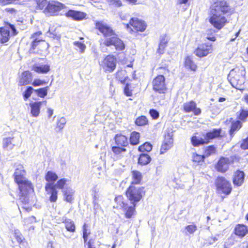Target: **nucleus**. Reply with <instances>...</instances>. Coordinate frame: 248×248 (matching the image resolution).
<instances>
[{"instance_id":"nucleus-47","label":"nucleus","mask_w":248,"mask_h":248,"mask_svg":"<svg viewBox=\"0 0 248 248\" xmlns=\"http://www.w3.org/2000/svg\"><path fill=\"white\" fill-rule=\"evenodd\" d=\"M185 229L189 234H193L197 230V227L194 224L189 225L185 227Z\"/></svg>"},{"instance_id":"nucleus-30","label":"nucleus","mask_w":248,"mask_h":248,"mask_svg":"<svg viewBox=\"0 0 248 248\" xmlns=\"http://www.w3.org/2000/svg\"><path fill=\"white\" fill-rule=\"evenodd\" d=\"M58 178L57 175L52 171H48L46 174L45 179L47 183H50L54 184V182Z\"/></svg>"},{"instance_id":"nucleus-56","label":"nucleus","mask_w":248,"mask_h":248,"mask_svg":"<svg viewBox=\"0 0 248 248\" xmlns=\"http://www.w3.org/2000/svg\"><path fill=\"white\" fill-rule=\"evenodd\" d=\"M150 114L153 119H157L159 117L158 111L154 109L150 110Z\"/></svg>"},{"instance_id":"nucleus-27","label":"nucleus","mask_w":248,"mask_h":248,"mask_svg":"<svg viewBox=\"0 0 248 248\" xmlns=\"http://www.w3.org/2000/svg\"><path fill=\"white\" fill-rule=\"evenodd\" d=\"M131 173L132 178L131 185L140 184L142 179L141 173L138 170H133Z\"/></svg>"},{"instance_id":"nucleus-59","label":"nucleus","mask_w":248,"mask_h":248,"mask_svg":"<svg viewBox=\"0 0 248 248\" xmlns=\"http://www.w3.org/2000/svg\"><path fill=\"white\" fill-rule=\"evenodd\" d=\"M49 33L50 36L53 37L54 38H59L60 35L57 32H56L55 31H51V30L49 29L48 31V32Z\"/></svg>"},{"instance_id":"nucleus-33","label":"nucleus","mask_w":248,"mask_h":248,"mask_svg":"<svg viewBox=\"0 0 248 248\" xmlns=\"http://www.w3.org/2000/svg\"><path fill=\"white\" fill-rule=\"evenodd\" d=\"M220 129H214L212 131H210L206 133L205 140L209 142V140L214 138L218 137L220 136Z\"/></svg>"},{"instance_id":"nucleus-32","label":"nucleus","mask_w":248,"mask_h":248,"mask_svg":"<svg viewBox=\"0 0 248 248\" xmlns=\"http://www.w3.org/2000/svg\"><path fill=\"white\" fill-rule=\"evenodd\" d=\"M191 142L194 146H198L200 145L208 143V141H206L205 139H204L195 136L191 138Z\"/></svg>"},{"instance_id":"nucleus-20","label":"nucleus","mask_w":248,"mask_h":248,"mask_svg":"<svg viewBox=\"0 0 248 248\" xmlns=\"http://www.w3.org/2000/svg\"><path fill=\"white\" fill-rule=\"evenodd\" d=\"M62 192L64 200L67 202H72L74 200L75 191L71 187H66L63 189Z\"/></svg>"},{"instance_id":"nucleus-45","label":"nucleus","mask_w":248,"mask_h":248,"mask_svg":"<svg viewBox=\"0 0 248 248\" xmlns=\"http://www.w3.org/2000/svg\"><path fill=\"white\" fill-rule=\"evenodd\" d=\"M34 90H34L33 89V88L31 87H28V88L25 91V92L24 93V94H23V97H24V100H26L28 98H29L31 96L33 91L34 92Z\"/></svg>"},{"instance_id":"nucleus-50","label":"nucleus","mask_w":248,"mask_h":248,"mask_svg":"<svg viewBox=\"0 0 248 248\" xmlns=\"http://www.w3.org/2000/svg\"><path fill=\"white\" fill-rule=\"evenodd\" d=\"M112 151L116 155L120 154L126 151V149L124 148H121L118 146H113L112 148Z\"/></svg>"},{"instance_id":"nucleus-4","label":"nucleus","mask_w":248,"mask_h":248,"mask_svg":"<svg viewBox=\"0 0 248 248\" xmlns=\"http://www.w3.org/2000/svg\"><path fill=\"white\" fill-rule=\"evenodd\" d=\"M245 74V69L243 67L240 68H235L230 71L228 78L233 87L240 89L241 86L244 83Z\"/></svg>"},{"instance_id":"nucleus-15","label":"nucleus","mask_w":248,"mask_h":248,"mask_svg":"<svg viewBox=\"0 0 248 248\" xmlns=\"http://www.w3.org/2000/svg\"><path fill=\"white\" fill-rule=\"evenodd\" d=\"M46 100L43 101L31 102L30 103L31 112L34 117H37L40 113V107L42 105H46Z\"/></svg>"},{"instance_id":"nucleus-43","label":"nucleus","mask_w":248,"mask_h":248,"mask_svg":"<svg viewBox=\"0 0 248 248\" xmlns=\"http://www.w3.org/2000/svg\"><path fill=\"white\" fill-rule=\"evenodd\" d=\"M204 156L205 155H199L196 153H194L192 155V160L195 162L200 163L203 161Z\"/></svg>"},{"instance_id":"nucleus-24","label":"nucleus","mask_w":248,"mask_h":248,"mask_svg":"<svg viewBox=\"0 0 248 248\" xmlns=\"http://www.w3.org/2000/svg\"><path fill=\"white\" fill-rule=\"evenodd\" d=\"M116 144L118 146L125 147L128 145L127 138L122 135H116L115 137Z\"/></svg>"},{"instance_id":"nucleus-49","label":"nucleus","mask_w":248,"mask_h":248,"mask_svg":"<svg viewBox=\"0 0 248 248\" xmlns=\"http://www.w3.org/2000/svg\"><path fill=\"white\" fill-rule=\"evenodd\" d=\"M66 123V119L64 117H61L57 123V127L60 130H62L63 128Z\"/></svg>"},{"instance_id":"nucleus-8","label":"nucleus","mask_w":248,"mask_h":248,"mask_svg":"<svg viewBox=\"0 0 248 248\" xmlns=\"http://www.w3.org/2000/svg\"><path fill=\"white\" fill-rule=\"evenodd\" d=\"M165 79L163 76H157L153 81V88L154 91L160 93H163L166 90Z\"/></svg>"},{"instance_id":"nucleus-23","label":"nucleus","mask_w":248,"mask_h":248,"mask_svg":"<svg viewBox=\"0 0 248 248\" xmlns=\"http://www.w3.org/2000/svg\"><path fill=\"white\" fill-rule=\"evenodd\" d=\"M0 42L1 43L7 42L9 39L10 31L6 28H0Z\"/></svg>"},{"instance_id":"nucleus-2","label":"nucleus","mask_w":248,"mask_h":248,"mask_svg":"<svg viewBox=\"0 0 248 248\" xmlns=\"http://www.w3.org/2000/svg\"><path fill=\"white\" fill-rule=\"evenodd\" d=\"M229 9L227 2L224 0H217L212 5L209 20L215 28L220 30L224 26L227 20L223 15L228 12Z\"/></svg>"},{"instance_id":"nucleus-31","label":"nucleus","mask_w":248,"mask_h":248,"mask_svg":"<svg viewBox=\"0 0 248 248\" xmlns=\"http://www.w3.org/2000/svg\"><path fill=\"white\" fill-rule=\"evenodd\" d=\"M151 160V157L147 154H142L140 155L138 162L142 165L148 164Z\"/></svg>"},{"instance_id":"nucleus-6","label":"nucleus","mask_w":248,"mask_h":248,"mask_svg":"<svg viewBox=\"0 0 248 248\" xmlns=\"http://www.w3.org/2000/svg\"><path fill=\"white\" fill-rule=\"evenodd\" d=\"M215 184L218 191L226 195L231 193L232 190L231 184L224 177H217L216 180Z\"/></svg>"},{"instance_id":"nucleus-21","label":"nucleus","mask_w":248,"mask_h":248,"mask_svg":"<svg viewBox=\"0 0 248 248\" xmlns=\"http://www.w3.org/2000/svg\"><path fill=\"white\" fill-rule=\"evenodd\" d=\"M31 74L29 71L22 73L20 78L19 84L20 86L27 85L31 81Z\"/></svg>"},{"instance_id":"nucleus-51","label":"nucleus","mask_w":248,"mask_h":248,"mask_svg":"<svg viewBox=\"0 0 248 248\" xmlns=\"http://www.w3.org/2000/svg\"><path fill=\"white\" fill-rule=\"evenodd\" d=\"M215 148L213 146H209L206 149L205 151V155L208 156L215 153Z\"/></svg>"},{"instance_id":"nucleus-29","label":"nucleus","mask_w":248,"mask_h":248,"mask_svg":"<svg viewBox=\"0 0 248 248\" xmlns=\"http://www.w3.org/2000/svg\"><path fill=\"white\" fill-rule=\"evenodd\" d=\"M116 78L121 83H125L128 76L125 70H119L116 74Z\"/></svg>"},{"instance_id":"nucleus-53","label":"nucleus","mask_w":248,"mask_h":248,"mask_svg":"<svg viewBox=\"0 0 248 248\" xmlns=\"http://www.w3.org/2000/svg\"><path fill=\"white\" fill-rule=\"evenodd\" d=\"M107 2L109 4L115 5L116 6H120L122 5L121 2L120 0H107Z\"/></svg>"},{"instance_id":"nucleus-40","label":"nucleus","mask_w":248,"mask_h":248,"mask_svg":"<svg viewBox=\"0 0 248 248\" xmlns=\"http://www.w3.org/2000/svg\"><path fill=\"white\" fill-rule=\"evenodd\" d=\"M73 44L74 45L77 47L76 49L79 50L80 53H82L84 52L86 46L83 43L79 41H75Z\"/></svg>"},{"instance_id":"nucleus-19","label":"nucleus","mask_w":248,"mask_h":248,"mask_svg":"<svg viewBox=\"0 0 248 248\" xmlns=\"http://www.w3.org/2000/svg\"><path fill=\"white\" fill-rule=\"evenodd\" d=\"M32 69L39 74H46L49 71L50 66L48 64H35Z\"/></svg>"},{"instance_id":"nucleus-26","label":"nucleus","mask_w":248,"mask_h":248,"mask_svg":"<svg viewBox=\"0 0 248 248\" xmlns=\"http://www.w3.org/2000/svg\"><path fill=\"white\" fill-rule=\"evenodd\" d=\"M185 66L186 68L193 71H195L197 68V65L189 56L186 57L185 59Z\"/></svg>"},{"instance_id":"nucleus-37","label":"nucleus","mask_w":248,"mask_h":248,"mask_svg":"<svg viewBox=\"0 0 248 248\" xmlns=\"http://www.w3.org/2000/svg\"><path fill=\"white\" fill-rule=\"evenodd\" d=\"M13 138H6L3 140V147L5 149H12L14 145L12 144V140Z\"/></svg>"},{"instance_id":"nucleus-7","label":"nucleus","mask_w":248,"mask_h":248,"mask_svg":"<svg viewBox=\"0 0 248 248\" xmlns=\"http://www.w3.org/2000/svg\"><path fill=\"white\" fill-rule=\"evenodd\" d=\"M116 63V58L114 56L109 55L102 61L100 65L105 71L111 72L115 69Z\"/></svg>"},{"instance_id":"nucleus-64","label":"nucleus","mask_w":248,"mask_h":248,"mask_svg":"<svg viewBox=\"0 0 248 248\" xmlns=\"http://www.w3.org/2000/svg\"><path fill=\"white\" fill-rule=\"evenodd\" d=\"M47 113L48 115V117H51L53 113V110L50 108H48L47 109Z\"/></svg>"},{"instance_id":"nucleus-1","label":"nucleus","mask_w":248,"mask_h":248,"mask_svg":"<svg viewBox=\"0 0 248 248\" xmlns=\"http://www.w3.org/2000/svg\"><path fill=\"white\" fill-rule=\"evenodd\" d=\"M96 28L102 33L104 39L101 40V45L109 47L114 46L116 50H123L125 45L123 41L120 39L112 29L103 21H98L95 24Z\"/></svg>"},{"instance_id":"nucleus-63","label":"nucleus","mask_w":248,"mask_h":248,"mask_svg":"<svg viewBox=\"0 0 248 248\" xmlns=\"http://www.w3.org/2000/svg\"><path fill=\"white\" fill-rule=\"evenodd\" d=\"M120 17L122 20H126L130 18V16L127 14L121 13Z\"/></svg>"},{"instance_id":"nucleus-11","label":"nucleus","mask_w":248,"mask_h":248,"mask_svg":"<svg viewBox=\"0 0 248 248\" xmlns=\"http://www.w3.org/2000/svg\"><path fill=\"white\" fill-rule=\"evenodd\" d=\"M126 28L128 29L129 25L133 27L136 31H143L146 27L145 22L142 20H139L137 18H131L128 23H124Z\"/></svg>"},{"instance_id":"nucleus-52","label":"nucleus","mask_w":248,"mask_h":248,"mask_svg":"<svg viewBox=\"0 0 248 248\" xmlns=\"http://www.w3.org/2000/svg\"><path fill=\"white\" fill-rule=\"evenodd\" d=\"M90 234V232H87V225L84 223L83 226V238L85 242H86L88 239V236Z\"/></svg>"},{"instance_id":"nucleus-13","label":"nucleus","mask_w":248,"mask_h":248,"mask_svg":"<svg viewBox=\"0 0 248 248\" xmlns=\"http://www.w3.org/2000/svg\"><path fill=\"white\" fill-rule=\"evenodd\" d=\"M230 159L228 157H221L216 165V170L220 172H225L229 169Z\"/></svg>"},{"instance_id":"nucleus-54","label":"nucleus","mask_w":248,"mask_h":248,"mask_svg":"<svg viewBox=\"0 0 248 248\" xmlns=\"http://www.w3.org/2000/svg\"><path fill=\"white\" fill-rule=\"evenodd\" d=\"M240 146L243 150L248 149V137L243 140Z\"/></svg>"},{"instance_id":"nucleus-16","label":"nucleus","mask_w":248,"mask_h":248,"mask_svg":"<svg viewBox=\"0 0 248 248\" xmlns=\"http://www.w3.org/2000/svg\"><path fill=\"white\" fill-rule=\"evenodd\" d=\"M46 190L50 194V201L51 202H55L57 200L58 191L55 188L54 184L47 183L45 186Z\"/></svg>"},{"instance_id":"nucleus-46","label":"nucleus","mask_w":248,"mask_h":248,"mask_svg":"<svg viewBox=\"0 0 248 248\" xmlns=\"http://www.w3.org/2000/svg\"><path fill=\"white\" fill-rule=\"evenodd\" d=\"M67 182V180L66 179L63 178L59 180L56 184L54 185L55 186V188H56L59 189H62L63 188L64 186L66 184Z\"/></svg>"},{"instance_id":"nucleus-58","label":"nucleus","mask_w":248,"mask_h":248,"mask_svg":"<svg viewBox=\"0 0 248 248\" xmlns=\"http://www.w3.org/2000/svg\"><path fill=\"white\" fill-rule=\"evenodd\" d=\"M124 94L127 96H131L132 94L131 91H130L129 89L128 84L127 83H126L124 88Z\"/></svg>"},{"instance_id":"nucleus-38","label":"nucleus","mask_w":248,"mask_h":248,"mask_svg":"<svg viewBox=\"0 0 248 248\" xmlns=\"http://www.w3.org/2000/svg\"><path fill=\"white\" fill-rule=\"evenodd\" d=\"M115 202L117 204V206H114V208H122L125 207L126 203L124 202L123 201V197L122 196H118L115 198Z\"/></svg>"},{"instance_id":"nucleus-36","label":"nucleus","mask_w":248,"mask_h":248,"mask_svg":"<svg viewBox=\"0 0 248 248\" xmlns=\"http://www.w3.org/2000/svg\"><path fill=\"white\" fill-rule=\"evenodd\" d=\"M49 90V87L47 86L45 88H42L37 90H35L34 92L38 96L42 98H44L47 95V92Z\"/></svg>"},{"instance_id":"nucleus-41","label":"nucleus","mask_w":248,"mask_h":248,"mask_svg":"<svg viewBox=\"0 0 248 248\" xmlns=\"http://www.w3.org/2000/svg\"><path fill=\"white\" fill-rule=\"evenodd\" d=\"M152 149V145L148 142H145L139 147V151L141 152H150Z\"/></svg>"},{"instance_id":"nucleus-39","label":"nucleus","mask_w":248,"mask_h":248,"mask_svg":"<svg viewBox=\"0 0 248 248\" xmlns=\"http://www.w3.org/2000/svg\"><path fill=\"white\" fill-rule=\"evenodd\" d=\"M147 119L144 116H141L138 117L135 121L136 124L139 126L145 125L147 124Z\"/></svg>"},{"instance_id":"nucleus-22","label":"nucleus","mask_w":248,"mask_h":248,"mask_svg":"<svg viewBox=\"0 0 248 248\" xmlns=\"http://www.w3.org/2000/svg\"><path fill=\"white\" fill-rule=\"evenodd\" d=\"M131 204L129 206L126 203L125 207H123V210L125 212V217L127 218H131L135 212L136 204L134 203H131Z\"/></svg>"},{"instance_id":"nucleus-18","label":"nucleus","mask_w":248,"mask_h":248,"mask_svg":"<svg viewBox=\"0 0 248 248\" xmlns=\"http://www.w3.org/2000/svg\"><path fill=\"white\" fill-rule=\"evenodd\" d=\"M66 16L72 17L74 20H80L85 18L86 14L80 11L69 10L66 13Z\"/></svg>"},{"instance_id":"nucleus-10","label":"nucleus","mask_w":248,"mask_h":248,"mask_svg":"<svg viewBox=\"0 0 248 248\" xmlns=\"http://www.w3.org/2000/svg\"><path fill=\"white\" fill-rule=\"evenodd\" d=\"M213 51V46L211 43H204L200 45L195 50V55L200 58L206 56Z\"/></svg>"},{"instance_id":"nucleus-17","label":"nucleus","mask_w":248,"mask_h":248,"mask_svg":"<svg viewBox=\"0 0 248 248\" xmlns=\"http://www.w3.org/2000/svg\"><path fill=\"white\" fill-rule=\"evenodd\" d=\"M245 173L243 171L237 170L233 175L232 182L233 184L236 186H241L244 181Z\"/></svg>"},{"instance_id":"nucleus-55","label":"nucleus","mask_w":248,"mask_h":248,"mask_svg":"<svg viewBox=\"0 0 248 248\" xmlns=\"http://www.w3.org/2000/svg\"><path fill=\"white\" fill-rule=\"evenodd\" d=\"M46 82L40 79H35L32 82V84L33 86H41L45 84Z\"/></svg>"},{"instance_id":"nucleus-62","label":"nucleus","mask_w":248,"mask_h":248,"mask_svg":"<svg viewBox=\"0 0 248 248\" xmlns=\"http://www.w3.org/2000/svg\"><path fill=\"white\" fill-rule=\"evenodd\" d=\"M248 244L247 242H243L239 244L236 247H235L233 248H248Z\"/></svg>"},{"instance_id":"nucleus-61","label":"nucleus","mask_w":248,"mask_h":248,"mask_svg":"<svg viewBox=\"0 0 248 248\" xmlns=\"http://www.w3.org/2000/svg\"><path fill=\"white\" fill-rule=\"evenodd\" d=\"M166 46L159 44L158 48L157 49V53L162 54L164 53V49Z\"/></svg>"},{"instance_id":"nucleus-3","label":"nucleus","mask_w":248,"mask_h":248,"mask_svg":"<svg viewBox=\"0 0 248 248\" xmlns=\"http://www.w3.org/2000/svg\"><path fill=\"white\" fill-rule=\"evenodd\" d=\"M25 173L24 170L16 169L14 173V178L20 191L19 200L23 203L26 204L29 201L28 193L33 190V186L31 182L24 176Z\"/></svg>"},{"instance_id":"nucleus-57","label":"nucleus","mask_w":248,"mask_h":248,"mask_svg":"<svg viewBox=\"0 0 248 248\" xmlns=\"http://www.w3.org/2000/svg\"><path fill=\"white\" fill-rule=\"evenodd\" d=\"M15 236L18 242L21 243L22 241L23 236L19 232L16 231L15 232Z\"/></svg>"},{"instance_id":"nucleus-35","label":"nucleus","mask_w":248,"mask_h":248,"mask_svg":"<svg viewBox=\"0 0 248 248\" xmlns=\"http://www.w3.org/2000/svg\"><path fill=\"white\" fill-rule=\"evenodd\" d=\"M242 127V123L240 121H237L232 123L230 134L232 136L235 131L239 130Z\"/></svg>"},{"instance_id":"nucleus-44","label":"nucleus","mask_w":248,"mask_h":248,"mask_svg":"<svg viewBox=\"0 0 248 248\" xmlns=\"http://www.w3.org/2000/svg\"><path fill=\"white\" fill-rule=\"evenodd\" d=\"M36 2L37 7L40 9H43L44 8H46L47 5V2L46 0H34Z\"/></svg>"},{"instance_id":"nucleus-60","label":"nucleus","mask_w":248,"mask_h":248,"mask_svg":"<svg viewBox=\"0 0 248 248\" xmlns=\"http://www.w3.org/2000/svg\"><path fill=\"white\" fill-rule=\"evenodd\" d=\"M168 43V38L165 35L162 36L160 38V41L159 44L166 46V45Z\"/></svg>"},{"instance_id":"nucleus-42","label":"nucleus","mask_w":248,"mask_h":248,"mask_svg":"<svg viewBox=\"0 0 248 248\" xmlns=\"http://www.w3.org/2000/svg\"><path fill=\"white\" fill-rule=\"evenodd\" d=\"M41 33L40 32H36L33 35H32L31 38H32L33 40L31 42V47L33 49H35L36 46L38 45V43L40 42L41 41V39H39L37 38H36V36L40 34Z\"/></svg>"},{"instance_id":"nucleus-34","label":"nucleus","mask_w":248,"mask_h":248,"mask_svg":"<svg viewBox=\"0 0 248 248\" xmlns=\"http://www.w3.org/2000/svg\"><path fill=\"white\" fill-rule=\"evenodd\" d=\"M140 137V134L139 132L134 131L131 133L130 141V143L132 145H137L139 142V139Z\"/></svg>"},{"instance_id":"nucleus-48","label":"nucleus","mask_w":248,"mask_h":248,"mask_svg":"<svg viewBox=\"0 0 248 248\" xmlns=\"http://www.w3.org/2000/svg\"><path fill=\"white\" fill-rule=\"evenodd\" d=\"M248 117V110L242 109L240 111L239 115V119L243 121H245Z\"/></svg>"},{"instance_id":"nucleus-9","label":"nucleus","mask_w":248,"mask_h":248,"mask_svg":"<svg viewBox=\"0 0 248 248\" xmlns=\"http://www.w3.org/2000/svg\"><path fill=\"white\" fill-rule=\"evenodd\" d=\"M65 6L63 4L58 1H52L47 4L45 9L44 12L49 15H58L59 12Z\"/></svg>"},{"instance_id":"nucleus-12","label":"nucleus","mask_w":248,"mask_h":248,"mask_svg":"<svg viewBox=\"0 0 248 248\" xmlns=\"http://www.w3.org/2000/svg\"><path fill=\"white\" fill-rule=\"evenodd\" d=\"M172 133H168L165 136V140L160 149V154H164L170 149L172 145L173 140Z\"/></svg>"},{"instance_id":"nucleus-14","label":"nucleus","mask_w":248,"mask_h":248,"mask_svg":"<svg viewBox=\"0 0 248 248\" xmlns=\"http://www.w3.org/2000/svg\"><path fill=\"white\" fill-rule=\"evenodd\" d=\"M196 103L193 101L185 103L183 104V108L186 112H193L195 115H199L201 113L200 108L196 107Z\"/></svg>"},{"instance_id":"nucleus-28","label":"nucleus","mask_w":248,"mask_h":248,"mask_svg":"<svg viewBox=\"0 0 248 248\" xmlns=\"http://www.w3.org/2000/svg\"><path fill=\"white\" fill-rule=\"evenodd\" d=\"M63 222L65 223V228L68 231L74 232L75 231V226L74 222L70 219H67L65 217L62 218Z\"/></svg>"},{"instance_id":"nucleus-5","label":"nucleus","mask_w":248,"mask_h":248,"mask_svg":"<svg viewBox=\"0 0 248 248\" xmlns=\"http://www.w3.org/2000/svg\"><path fill=\"white\" fill-rule=\"evenodd\" d=\"M126 194L131 203L136 204L143 196V187L130 185L126 190Z\"/></svg>"},{"instance_id":"nucleus-25","label":"nucleus","mask_w":248,"mask_h":248,"mask_svg":"<svg viewBox=\"0 0 248 248\" xmlns=\"http://www.w3.org/2000/svg\"><path fill=\"white\" fill-rule=\"evenodd\" d=\"M235 234L241 237H244L248 232L247 227L244 225H237L235 228Z\"/></svg>"}]
</instances>
